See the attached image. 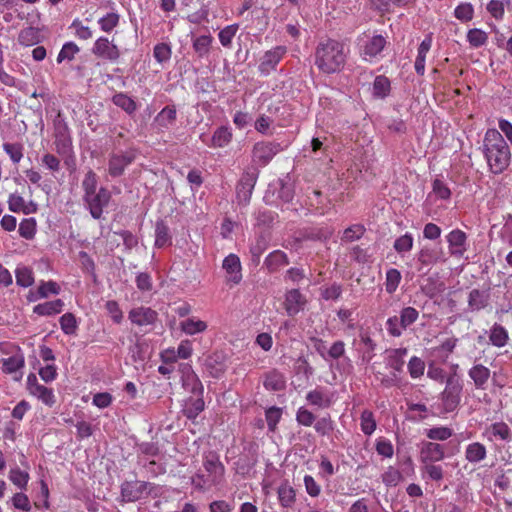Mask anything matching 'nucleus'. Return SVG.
I'll return each mask as SVG.
<instances>
[{
	"mask_svg": "<svg viewBox=\"0 0 512 512\" xmlns=\"http://www.w3.org/2000/svg\"><path fill=\"white\" fill-rule=\"evenodd\" d=\"M482 150L492 173L500 174L509 166L510 149L498 130L486 131Z\"/></svg>",
	"mask_w": 512,
	"mask_h": 512,
	"instance_id": "1",
	"label": "nucleus"
},
{
	"mask_svg": "<svg viewBox=\"0 0 512 512\" xmlns=\"http://www.w3.org/2000/svg\"><path fill=\"white\" fill-rule=\"evenodd\" d=\"M346 62L344 44L327 39L321 41L315 49V65L325 74H333L341 71Z\"/></svg>",
	"mask_w": 512,
	"mask_h": 512,
	"instance_id": "2",
	"label": "nucleus"
},
{
	"mask_svg": "<svg viewBox=\"0 0 512 512\" xmlns=\"http://www.w3.org/2000/svg\"><path fill=\"white\" fill-rule=\"evenodd\" d=\"M446 386L441 393V400L447 412L454 411L461 401L463 384L461 378L456 372L446 378Z\"/></svg>",
	"mask_w": 512,
	"mask_h": 512,
	"instance_id": "3",
	"label": "nucleus"
},
{
	"mask_svg": "<svg viewBox=\"0 0 512 512\" xmlns=\"http://www.w3.org/2000/svg\"><path fill=\"white\" fill-rule=\"evenodd\" d=\"M54 138L56 152L64 158H70L72 156V139L68 124L60 114L54 120Z\"/></svg>",
	"mask_w": 512,
	"mask_h": 512,
	"instance_id": "4",
	"label": "nucleus"
},
{
	"mask_svg": "<svg viewBox=\"0 0 512 512\" xmlns=\"http://www.w3.org/2000/svg\"><path fill=\"white\" fill-rule=\"evenodd\" d=\"M136 159V150L127 149L125 151L113 152L108 160V173L111 177L117 178L124 174L127 166Z\"/></svg>",
	"mask_w": 512,
	"mask_h": 512,
	"instance_id": "5",
	"label": "nucleus"
},
{
	"mask_svg": "<svg viewBox=\"0 0 512 512\" xmlns=\"http://www.w3.org/2000/svg\"><path fill=\"white\" fill-rule=\"evenodd\" d=\"M152 484L145 481H125L121 485V497L125 502H135L150 495Z\"/></svg>",
	"mask_w": 512,
	"mask_h": 512,
	"instance_id": "6",
	"label": "nucleus"
},
{
	"mask_svg": "<svg viewBox=\"0 0 512 512\" xmlns=\"http://www.w3.org/2000/svg\"><path fill=\"white\" fill-rule=\"evenodd\" d=\"M111 199V193L108 189L101 187L98 192L84 196V201L94 219H100L104 207H106Z\"/></svg>",
	"mask_w": 512,
	"mask_h": 512,
	"instance_id": "7",
	"label": "nucleus"
},
{
	"mask_svg": "<svg viewBox=\"0 0 512 512\" xmlns=\"http://www.w3.org/2000/svg\"><path fill=\"white\" fill-rule=\"evenodd\" d=\"M258 178L257 171H246L242 174L236 186V198L240 205H247L250 202L254 186Z\"/></svg>",
	"mask_w": 512,
	"mask_h": 512,
	"instance_id": "8",
	"label": "nucleus"
},
{
	"mask_svg": "<svg viewBox=\"0 0 512 512\" xmlns=\"http://www.w3.org/2000/svg\"><path fill=\"white\" fill-rule=\"evenodd\" d=\"M282 151L280 143L277 142H257L253 146L252 156L253 161L259 165H267L273 157Z\"/></svg>",
	"mask_w": 512,
	"mask_h": 512,
	"instance_id": "9",
	"label": "nucleus"
},
{
	"mask_svg": "<svg viewBox=\"0 0 512 512\" xmlns=\"http://www.w3.org/2000/svg\"><path fill=\"white\" fill-rule=\"evenodd\" d=\"M92 53L102 59L115 62L120 57V51L114 43L106 37L98 38L92 48Z\"/></svg>",
	"mask_w": 512,
	"mask_h": 512,
	"instance_id": "10",
	"label": "nucleus"
},
{
	"mask_svg": "<svg viewBox=\"0 0 512 512\" xmlns=\"http://www.w3.org/2000/svg\"><path fill=\"white\" fill-rule=\"evenodd\" d=\"M445 457L444 446L435 442L423 441L420 447V460L422 463H433Z\"/></svg>",
	"mask_w": 512,
	"mask_h": 512,
	"instance_id": "11",
	"label": "nucleus"
},
{
	"mask_svg": "<svg viewBox=\"0 0 512 512\" xmlns=\"http://www.w3.org/2000/svg\"><path fill=\"white\" fill-rule=\"evenodd\" d=\"M286 52L287 49L285 46H276L273 49L266 51L259 64L260 72L268 74L270 71L274 70Z\"/></svg>",
	"mask_w": 512,
	"mask_h": 512,
	"instance_id": "12",
	"label": "nucleus"
},
{
	"mask_svg": "<svg viewBox=\"0 0 512 512\" xmlns=\"http://www.w3.org/2000/svg\"><path fill=\"white\" fill-rule=\"evenodd\" d=\"M129 319L138 326L154 324L158 318V314L150 307H137L130 310Z\"/></svg>",
	"mask_w": 512,
	"mask_h": 512,
	"instance_id": "13",
	"label": "nucleus"
},
{
	"mask_svg": "<svg viewBox=\"0 0 512 512\" xmlns=\"http://www.w3.org/2000/svg\"><path fill=\"white\" fill-rule=\"evenodd\" d=\"M466 233L460 229H454L447 235L449 251L452 256L462 257L466 251Z\"/></svg>",
	"mask_w": 512,
	"mask_h": 512,
	"instance_id": "14",
	"label": "nucleus"
},
{
	"mask_svg": "<svg viewBox=\"0 0 512 512\" xmlns=\"http://www.w3.org/2000/svg\"><path fill=\"white\" fill-rule=\"evenodd\" d=\"M305 304L306 299L298 289H291L286 293L284 305L289 316L298 314Z\"/></svg>",
	"mask_w": 512,
	"mask_h": 512,
	"instance_id": "15",
	"label": "nucleus"
},
{
	"mask_svg": "<svg viewBox=\"0 0 512 512\" xmlns=\"http://www.w3.org/2000/svg\"><path fill=\"white\" fill-rule=\"evenodd\" d=\"M203 465L205 470L209 473L210 482L212 484H218L222 480L225 471V468L219 461L218 456L210 454L205 458Z\"/></svg>",
	"mask_w": 512,
	"mask_h": 512,
	"instance_id": "16",
	"label": "nucleus"
},
{
	"mask_svg": "<svg viewBox=\"0 0 512 512\" xmlns=\"http://www.w3.org/2000/svg\"><path fill=\"white\" fill-rule=\"evenodd\" d=\"M490 297V287L484 290L472 289L468 296V306L472 311H480L489 305Z\"/></svg>",
	"mask_w": 512,
	"mask_h": 512,
	"instance_id": "17",
	"label": "nucleus"
},
{
	"mask_svg": "<svg viewBox=\"0 0 512 512\" xmlns=\"http://www.w3.org/2000/svg\"><path fill=\"white\" fill-rule=\"evenodd\" d=\"M468 375L477 389L484 390L490 378V370L482 364H476L470 368Z\"/></svg>",
	"mask_w": 512,
	"mask_h": 512,
	"instance_id": "18",
	"label": "nucleus"
},
{
	"mask_svg": "<svg viewBox=\"0 0 512 512\" xmlns=\"http://www.w3.org/2000/svg\"><path fill=\"white\" fill-rule=\"evenodd\" d=\"M223 268L230 275L229 281L238 284L242 278L239 257L235 254L228 255L223 261Z\"/></svg>",
	"mask_w": 512,
	"mask_h": 512,
	"instance_id": "19",
	"label": "nucleus"
},
{
	"mask_svg": "<svg viewBox=\"0 0 512 512\" xmlns=\"http://www.w3.org/2000/svg\"><path fill=\"white\" fill-rule=\"evenodd\" d=\"M443 252L433 247L424 246L417 254V261L422 266H430L443 260Z\"/></svg>",
	"mask_w": 512,
	"mask_h": 512,
	"instance_id": "20",
	"label": "nucleus"
},
{
	"mask_svg": "<svg viewBox=\"0 0 512 512\" xmlns=\"http://www.w3.org/2000/svg\"><path fill=\"white\" fill-rule=\"evenodd\" d=\"M487 456V449L484 444L480 442L470 443L465 450V459L469 463H478L484 460Z\"/></svg>",
	"mask_w": 512,
	"mask_h": 512,
	"instance_id": "21",
	"label": "nucleus"
},
{
	"mask_svg": "<svg viewBox=\"0 0 512 512\" xmlns=\"http://www.w3.org/2000/svg\"><path fill=\"white\" fill-rule=\"evenodd\" d=\"M64 306V302L61 299L45 302L36 305L33 308V312L39 316H52L59 314Z\"/></svg>",
	"mask_w": 512,
	"mask_h": 512,
	"instance_id": "22",
	"label": "nucleus"
},
{
	"mask_svg": "<svg viewBox=\"0 0 512 512\" xmlns=\"http://www.w3.org/2000/svg\"><path fill=\"white\" fill-rule=\"evenodd\" d=\"M287 255L280 250H275L270 253L265 259V266L269 272L273 273L280 269V267L288 265Z\"/></svg>",
	"mask_w": 512,
	"mask_h": 512,
	"instance_id": "23",
	"label": "nucleus"
},
{
	"mask_svg": "<svg viewBox=\"0 0 512 512\" xmlns=\"http://www.w3.org/2000/svg\"><path fill=\"white\" fill-rule=\"evenodd\" d=\"M285 378L277 370H271L265 374L264 387L270 391H281L285 388Z\"/></svg>",
	"mask_w": 512,
	"mask_h": 512,
	"instance_id": "24",
	"label": "nucleus"
},
{
	"mask_svg": "<svg viewBox=\"0 0 512 512\" xmlns=\"http://www.w3.org/2000/svg\"><path fill=\"white\" fill-rule=\"evenodd\" d=\"M432 45V38L431 36H427L419 45L418 48V55L415 60V70L418 75H423L425 72V59L426 54L430 50Z\"/></svg>",
	"mask_w": 512,
	"mask_h": 512,
	"instance_id": "25",
	"label": "nucleus"
},
{
	"mask_svg": "<svg viewBox=\"0 0 512 512\" xmlns=\"http://www.w3.org/2000/svg\"><path fill=\"white\" fill-rule=\"evenodd\" d=\"M204 406L205 403L202 397L190 398L184 405L183 415L188 419H195L204 410Z\"/></svg>",
	"mask_w": 512,
	"mask_h": 512,
	"instance_id": "26",
	"label": "nucleus"
},
{
	"mask_svg": "<svg viewBox=\"0 0 512 512\" xmlns=\"http://www.w3.org/2000/svg\"><path fill=\"white\" fill-rule=\"evenodd\" d=\"M181 330L187 335L202 333L207 329V323L195 318H188L180 323Z\"/></svg>",
	"mask_w": 512,
	"mask_h": 512,
	"instance_id": "27",
	"label": "nucleus"
},
{
	"mask_svg": "<svg viewBox=\"0 0 512 512\" xmlns=\"http://www.w3.org/2000/svg\"><path fill=\"white\" fill-rule=\"evenodd\" d=\"M171 244L169 228L163 221H158L155 227V246L162 248Z\"/></svg>",
	"mask_w": 512,
	"mask_h": 512,
	"instance_id": "28",
	"label": "nucleus"
},
{
	"mask_svg": "<svg viewBox=\"0 0 512 512\" xmlns=\"http://www.w3.org/2000/svg\"><path fill=\"white\" fill-rule=\"evenodd\" d=\"M489 339L496 347H503L509 339L507 330L500 324L495 323L490 331Z\"/></svg>",
	"mask_w": 512,
	"mask_h": 512,
	"instance_id": "29",
	"label": "nucleus"
},
{
	"mask_svg": "<svg viewBox=\"0 0 512 512\" xmlns=\"http://www.w3.org/2000/svg\"><path fill=\"white\" fill-rule=\"evenodd\" d=\"M18 41L21 45L32 46L40 41V33L37 28L27 27L20 31Z\"/></svg>",
	"mask_w": 512,
	"mask_h": 512,
	"instance_id": "30",
	"label": "nucleus"
},
{
	"mask_svg": "<svg viewBox=\"0 0 512 512\" xmlns=\"http://www.w3.org/2000/svg\"><path fill=\"white\" fill-rule=\"evenodd\" d=\"M112 101L116 106L122 108L130 115L133 114L137 109L136 102L124 93L115 94L112 98Z\"/></svg>",
	"mask_w": 512,
	"mask_h": 512,
	"instance_id": "31",
	"label": "nucleus"
},
{
	"mask_svg": "<svg viewBox=\"0 0 512 512\" xmlns=\"http://www.w3.org/2000/svg\"><path fill=\"white\" fill-rule=\"evenodd\" d=\"M390 81L386 76L379 75L373 83V95L377 98H385L390 92Z\"/></svg>",
	"mask_w": 512,
	"mask_h": 512,
	"instance_id": "32",
	"label": "nucleus"
},
{
	"mask_svg": "<svg viewBox=\"0 0 512 512\" xmlns=\"http://www.w3.org/2000/svg\"><path fill=\"white\" fill-rule=\"evenodd\" d=\"M306 400L315 406L327 408L331 405V399L321 390H312L306 395Z\"/></svg>",
	"mask_w": 512,
	"mask_h": 512,
	"instance_id": "33",
	"label": "nucleus"
},
{
	"mask_svg": "<svg viewBox=\"0 0 512 512\" xmlns=\"http://www.w3.org/2000/svg\"><path fill=\"white\" fill-rule=\"evenodd\" d=\"M490 433L503 441H510L512 432L509 426L505 422H495L489 427Z\"/></svg>",
	"mask_w": 512,
	"mask_h": 512,
	"instance_id": "34",
	"label": "nucleus"
},
{
	"mask_svg": "<svg viewBox=\"0 0 512 512\" xmlns=\"http://www.w3.org/2000/svg\"><path fill=\"white\" fill-rule=\"evenodd\" d=\"M212 43V37L210 35H202L197 37L193 41V49L199 57L208 55Z\"/></svg>",
	"mask_w": 512,
	"mask_h": 512,
	"instance_id": "35",
	"label": "nucleus"
},
{
	"mask_svg": "<svg viewBox=\"0 0 512 512\" xmlns=\"http://www.w3.org/2000/svg\"><path fill=\"white\" fill-rule=\"evenodd\" d=\"M385 38L381 35H376L365 45L364 53L368 56H376L385 46Z\"/></svg>",
	"mask_w": 512,
	"mask_h": 512,
	"instance_id": "36",
	"label": "nucleus"
},
{
	"mask_svg": "<svg viewBox=\"0 0 512 512\" xmlns=\"http://www.w3.org/2000/svg\"><path fill=\"white\" fill-rule=\"evenodd\" d=\"M36 220L34 218L23 219L19 224V234L21 237L31 240L36 234Z\"/></svg>",
	"mask_w": 512,
	"mask_h": 512,
	"instance_id": "37",
	"label": "nucleus"
},
{
	"mask_svg": "<svg viewBox=\"0 0 512 512\" xmlns=\"http://www.w3.org/2000/svg\"><path fill=\"white\" fill-rule=\"evenodd\" d=\"M16 283L22 287H29L34 283V277L32 270L26 266L17 267L16 271Z\"/></svg>",
	"mask_w": 512,
	"mask_h": 512,
	"instance_id": "38",
	"label": "nucleus"
},
{
	"mask_svg": "<svg viewBox=\"0 0 512 512\" xmlns=\"http://www.w3.org/2000/svg\"><path fill=\"white\" fill-rule=\"evenodd\" d=\"M232 139V133L227 127H219L212 136V145L215 147H224Z\"/></svg>",
	"mask_w": 512,
	"mask_h": 512,
	"instance_id": "39",
	"label": "nucleus"
},
{
	"mask_svg": "<svg viewBox=\"0 0 512 512\" xmlns=\"http://www.w3.org/2000/svg\"><path fill=\"white\" fill-rule=\"evenodd\" d=\"M381 478L382 482L388 487H394L403 480L401 472L393 466H389Z\"/></svg>",
	"mask_w": 512,
	"mask_h": 512,
	"instance_id": "40",
	"label": "nucleus"
},
{
	"mask_svg": "<svg viewBox=\"0 0 512 512\" xmlns=\"http://www.w3.org/2000/svg\"><path fill=\"white\" fill-rule=\"evenodd\" d=\"M24 366V357L21 354H16L6 359H3V371L5 373H14Z\"/></svg>",
	"mask_w": 512,
	"mask_h": 512,
	"instance_id": "41",
	"label": "nucleus"
},
{
	"mask_svg": "<svg viewBox=\"0 0 512 512\" xmlns=\"http://www.w3.org/2000/svg\"><path fill=\"white\" fill-rule=\"evenodd\" d=\"M419 312L414 307H405L400 311V327L406 329L418 319Z\"/></svg>",
	"mask_w": 512,
	"mask_h": 512,
	"instance_id": "42",
	"label": "nucleus"
},
{
	"mask_svg": "<svg viewBox=\"0 0 512 512\" xmlns=\"http://www.w3.org/2000/svg\"><path fill=\"white\" fill-rule=\"evenodd\" d=\"M60 326L62 331L67 335H73L77 330V320L73 313H65L60 317Z\"/></svg>",
	"mask_w": 512,
	"mask_h": 512,
	"instance_id": "43",
	"label": "nucleus"
},
{
	"mask_svg": "<svg viewBox=\"0 0 512 512\" xmlns=\"http://www.w3.org/2000/svg\"><path fill=\"white\" fill-rule=\"evenodd\" d=\"M488 39V35L481 29H470L467 33V40L472 47L478 48L483 46Z\"/></svg>",
	"mask_w": 512,
	"mask_h": 512,
	"instance_id": "44",
	"label": "nucleus"
},
{
	"mask_svg": "<svg viewBox=\"0 0 512 512\" xmlns=\"http://www.w3.org/2000/svg\"><path fill=\"white\" fill-rule=\"evenodd\" d=\"M119 19L120 16L117 13L111 12L101 17L98 24L102 31L109 33L118 25Z\"/></svg>",
	"mask_w": 512,
	"mask_h": 512,
	"instance_id": "45",
	"label": "nucleus"
},
{
	"mask_svg": "<svg viewBox=\"0 0 512 512\" xmlns=\"http://www.w3.org/2000/svg\"><path fill=\"white\" fill-rule=\"evenodd\" d=\"M3 150L13 163H19L23 157V145L20 143H4Z\"/></svg>",
	"mask_w": 512,
	"mask_h": 512,
	"instance_id": "46",
	"label": "nucleus"
},
{
	"mask_svg": "<svg viewBox=\"0 0 512 512\" xmlns=\"http://www.w3.org/2000/svg\"><path fill=\"white\" fill-rule=\"evenodd\" d=\"M280 503L284 507H290L295 501V491L291 486L282 485L278 489Z\"/></svg>",
	"mask_w": 512,
	"mask_h": 512,
	"instance_id": "47",
	"label": "nucleus"
},
{
	"mask_svg": "<svg viewBox=\"0 0 512 512\" xmlns=\"http://www.w3.org/2000/svg\"><path fill=\"white\" fill-rule=\"evenodd\" d=\"M32 395L36 396L43 403L48 406H52L55 403V397L52 389L47 388L43 385L36 386L35 390L31 392Z\"/></svg>",
	"mask_w": 512,
	"mask_h": 512,
	"instance_id": "48",
	"label": "nucleus"
},
{
	"mask_svg": "<svg viewBox=\"0 0 512 512\" xmlns=\"http://www.w3.org/2000/svg\"><path fill=\"white\" fill-rule=\"evenodd\" d=\"M393 247L399 254L410 251L413 247L412 235L410 233H406L400 236L395 240Z\"/></svg>",
	"mask_w": 512,
	"mask_h": 512,
	"instance_id": "49",
	"label": "nucleus"
},
{
	"mask_svg": "<svg viewBox=\"0 0 512 512\" xmlns=\"http://www.w3.org/2000/svg\"><path fill=\"white\" fill-rule=\"evenodd\" d=\"M79 52V47L73 43V42H67L63 45L62 49L60 50L57 62L61 63L64 60H73L75 54Z\"/></svg>",
	"mask_w": 512,
	"mask_h": 512,
	"instance_id": "50",
	"label": "nucleus"
},
{
	"mask_svg": "<svg viewBox=\"0 0 512 512\" xmlns=\"http://www.w3.org/2000/svg\"><path fill=\"white\" fill-rule=\"evenodd\" d=\"M282 410L278 407H270L266 410L265 417L268 425V429L272 432L275 431L278 422L281 419Z\"/></svg>",
	"mask_w": 512,
	"mask_h": 512,
	"instance_id": "51",
	"label": "nucleus"
},
{
	"mask_svg": "<svg viewBox=\"0 0 512 512\" xmlns=\"http://www.w3.org/2000/svg\"><path fill=\"white\" fill-rule=\"evenodd\" d=\"M401 280V274L397 269H390L386 273V291L388 293H393Z\"/></svg>",
	"mask_w": 512,
	"mask_h": 512,
	"instance_id": "52",
	"label": "nucleus"
},
{
	"mask_svg": "<svg viewBox=\"0 0 512 512\" xmlns=\"http://www.w3.org/2000/svg\"><path fill=\"white\" fill-rule=\"evenodd\" d=\"M361 428L364 434L371 435L376 429V422L370 411H363L361 414Z\"/></svg>",
	"mask_w": 512,
	"mask_h": 512,
	"instance_id": "53",
	"label": "nucleus"
},
{
	"mask_svg": "<svg viewBox=\"0 0 512 512\" xmlns=\"http://www.w3.org/2000/svg\"><path fill=\"white\" fill-rule=\"evenodd\" d=\"M314 428L315 431L322 436L329 435L334 429L333 421L330 416L322 417L317 420Z\"/></svg>",
	"mask_w": 512,
	"mask_h": 512,
	"instance_id": "54",
	"label": "nucleus"
},
{
	"mask_svg": "<svg viewBox=\"0 0 512 512\" xmlns=\"http://www.w3.org/2000/svg\"><path fill=\"white\" fill-rule=\"evenodd\" d=\"M425 369V363L422 359L414 356L408 363V370L412 378H418L423 375Z\"/></svg>",
	"mask_w": 512,
	"mask_h": 512,
	"instance_id": "55",
	"label": "nucleus"
},
{
	"mask_svg": "<svg viewBox=\"0 0 512 512\" xmlns=\"http://www.w3.org/2000/svg\"><path fill=\"white\" fill-rule=\"evenodd\" d=\"M453 432L448 427H436L429 429L427 437L432 440L444 441L452 436Z\"/></svg>",
	"mask_w": 512,
	"mask_h": 512,
	"instance_id": "56",
	"label": "nucleus"
},
{
	"mask_svg": "<svg viewBox=\"0 0 512 512\" xmlns=\"http://www.w3.org/2000/svg\"><path fill=\"white\" fill-rule=\"evenodd\" d=\"M9 478L16 486L23 489L27 486L29 474L16 468L10 471Z\"/></svg>",
	"mask_w": 512,
	"mask_h": 512,
	"instance_id": "57",
	"label": "nucleus"
},
{
	"mask_svg": "<svg viewBox=\"0 0 512 512\" xmlns=\"http://www.w3.org/2000/svg\"><path fill=\"white\" fill-rule=\"evenodd\" d=\"M60 292L59 285L54 281L41 282L38 287V296L41 298H47L49 294L57 295Z\"/></svg>",
	"mask_w": 512,
	"mask_h": 512,
	"instance_id": "58",
	"label": "nucleus"
},
{
	"mask_svg": "<svg viewBox=\"0 0 512 512\" xmlns=\"http://www.w3.org/2000/svg\"><path fill=\"white\" fill-rule=\"evenodd\" d=\"M82 186L85 192L84 196L97 192V176L92 170H89L86 173L85 178L82 182Z\"/></svg>",
	"mask_w": 512,
	"mask_h": 512,
	"instance_id": "59",
	"label": "nucleus"
},
{
	"mask_svg": "<svg viewBox=\"0 0 512 512\" xmlns=\"http://www.w3.org/2000/svg\"><path fill=\"white\" fill-rule=\"evenodd\" d=\"M473 6L470 3H462L455 9V17L461 21H470L473 18Z\"/></svg>",
	"mask_w": 512,
	"mask_h": 512,
	"instance_id": "60",
	"label": "nucleus"
},
{
	"mask_svg": "<svg viewBox=\"0 0 512 512\" xmlns=\"http://www.w3.org/2000/svg\"><path fill=\"white\" fill-rule=\"evenodd\" d=\"M365 232V228L362 225H352L345 229L342 240L352 242L360 239Z\"/></svg>",
	"mask_w": 512,
	"mask_h": 512,
	"instance_id": "61",
	"label": "nucleus"
},
{
	"mask_svg": "<svg viewBox=\"0 0 512 512\" xmlns=\"http://www.w3.org/2000/svg\"><path fill=\"white\" fill-rule=\"evenodd\" d=\"M153 55L158 62H166L171 57V48L166 43L157 44L154 47Z\"/></svg>",
	"mask_w": 512,
	"mask_h": 512,
	"instance_id": "62",
	"label": "nucleus"
},
{
	"mask_svg": "<svg viewBox=\"0 0 512 512\" xmlns=\"http://www.w3.org/2000/svg\"><path fill=\"white\" fill-rule=\"evenodd\" d=\"M158 119L162 126L172 124L176 119V109L174 106L164 107L158 114Z\"/></svg>",
	"mask_w": 512,
	"mask_h": 512,
	"instance_id": "63",
	"label": "nucleus"
},
{
	"mask_svg": "<svg viewBox=\"0 0 512 512\" xmlns=\"http://www.w3.org/2000/svg\"><path fill=\"white\" fill-rule=\"evenodd\" d=\"M237 25H230L219 32V40L224 47L231 45L232 39L237 32Z\"/></svg>",
	"mask_w": 512,
	"mask_h": 512,
	"instance_id": "64",
	"label": "nucleus"
}]
</instances>
